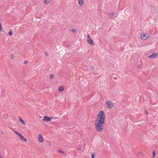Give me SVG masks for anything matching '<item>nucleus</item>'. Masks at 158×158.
<instances>
[{
	"label": "nucleus",
	"instance_id": "nucleus-1",
	"mask_svg": "<svg viewBox=\"0 0 158 158\" xmlns=\"http://www.w3.org/2000/svg\"><path fill=\"white\" fill-rule=\"evenodd\" d=\"M105 120L97 118L95 120V125L97 131L101 132L103 131Z\"/></svg>",
	"mask_w": 158,
	"mask_h": 158
},
{
	"label": "nucleus",
	"instance_id": "nucleus-2",
	"mask_svg": "<svg viewBox=\"0 0 158 158\" xmlns=\"http://www.w3.org/2000/svg\"><path fill=\"white\" fill-rule=\"evenodd\" d=\"M97 118L105 120V115L104 114L103 111H101L99 113L97 116Z\"/></svg>",
	"mask_w": 158,
	"mask_h": 158
},
{
	"label": "nucleus",
	"instance_id": "nucleus-3",
	"mask_svg": "<svg viewBox=\"0 0 158 158\" xmlns=\"http://www.w3.org/2000/svg\"><path fill=\"white\" fill-rule=\"evenodd\" d=\"M106 108L108 109H111L114 107V105L111 103L110 101H108L105 103Z\"/></svg>",
	"mask_w": 158,
	"mask_h": 158
},
{
	"label": "nucleus",
	"instance_id": "nucleus-4",
	"mask_svg": "<svg viewBox=\"0 0 158 158\" xmlns=\"http://www.w3.org/2000/svg\"><path fill=\"white\" fill-rule=\"evenodd\" d=\"M150 36V35L148 34H144L142 33L140 35L141 38L143 40H145Z\"/></svg>",
	"mask_w": 158,
	"mask_h": 158
},
{
	"label": "nucleus",
	"instance_id": "nucleus-5",
	"mask_svg": "<svg viewBox=\"0 0 158 158\" xmlns=\"http://www.w3.org/2000/svg\"><path fill=\"white\" fill-rule=\"evenodd\" d=\"M44 121H46L47 122H50L51 121V119L49 117L47 116H44L43 119Z\"/></svg>",
	"mask_w": 158,
	"mask_h": 158
},
{
	"label": "nucleus",
	"instance_id": "nucleus-6",
	"mask_svg": "<svg viewBox=\"0 0 158 158\" xmlns=\"http://www.w3.org/2000/svg\"><path fill=\"white\" fill-rule=\"evenodd\" d=\"M38 141L40 142L41 143L43 142L44 140L42 136V135L41 134H39L38 136Z\"/></svg>",
	"mask_w": 158,
	"mask_h": 158
},
{
	"label": "nucleus",
	"instance_id": "nucleus-7",
	"mask_svg": "<svg viewBox=\"0 0 158 158\" xmlns=\"http://www.w3.org/2000/svg\"><path fill=\"white\" fill-rule=\"evenodd\" d=\"M87 42L89 44H91L92 46H93L94 45V43L91 39H87Z\"/></svg>",
	"mask_w": 158,
	"mask_h": 158
},
{
	"label": "nucleus",
	"instance_id": "nucleus-8",
	"mask_svg": "<svg viewBox=\"0 0 158 158\" xmlns=\"http://www.w3.org/2000/svg\"><path fill=\"white\" fill-rule=\"evenodd\" d=\"M157 56V53H153L148 56L149 58H154L156 57Z\"/></svg>",
	"mask_w": 158,
	"mask_h": 158
},
{
	"label": "nucleus",
	"instance_id": "nucleus-9",
	"mask_svg": "<svg viewBox=\"0 0 158 158\" xmlns=\"http://www.w3.org/2000/svg\"><path fill=\"white\" fill-rule=\"evenodd\" d=\"M19 136L20 137V140H21L22 141H27V140L26 139L24 138V137L21 134Z\"/></svg>",
	"mask_w": 158,
	"mask_h": 158
},
{
	"label": "nucleus",
	"instance_id": "nucleus-10",
	"mask_svg": "<svg viewBox=\"0 0 158 158\" xmlns=\"http://www.w3.org/2000/svg\"><path fill=\"white\" fill-rule=\"evenodd\" d=\"M78 4L81 6H82L84 4V1L83 0H78Z\"/></svg>",
	"mask_w": 158,
	"mask_h": 158
},
{
	"label": "nucleus",
	"instance_id": "nucleus-11",
	"mask_svg": "<svg viewBox=\"0 0 158 158\" xmlns=\"http://www.w3.org/2000/svg\"><path fill=\"white\" fill-rule=\"evenodd\" d=\"M58 90L59 91L62 92L64 90V88L62 86H60L58 87Z\"/></svg>",
	"mask_w": 158,
	"mask_h": 158
},
{
	"label": "nucleus",
	"instance_id": "nucleus-12",
	"mask_svg": "<svg viewBox=\"0 0 158 158\" xmlns=\"http://www.w3.org/2000/svg\"><path fill=\"white\" fill-rule=\"evenodd\" d=\"M19 120L20 121L21 123L23 124H25V122L22 119L21 117H19Z\"/></svg>",
	"mask_w": 158,
	"mask_h": 158
},
{
	"label": "nucleus",
	"instance_id": "nucleus-13",
	"mask_svg": "<svg viewBox=\"0 0 158 158\" xmlns=\"http://www.w3.org/2000/svg\"><path fill=\"white\" fill-rule=\"evenodd\" d=\"M50 0H44V3L46 4H48L50 3Z\"/></svg>",
	"mask_w": 158,
	"mask_h": 158
},
{
	"label": "nucleus",
	"instance_id": "nucleus-14",
	"mask_svg": "<svg viewBox=\"0 0 158 158\" xmlns=\"http://www.w3.org/2000/svg\"><path fill=\"white\" fill-rule=\"evenodd\" d=\"M8 34L10 36H11L12 35V31L11 30H9V31Z\"/></svg>",
	"mask_w": 158,
	"mask_h": 158
},
{
	"label": "nucleus",
	"instance_id": "nucleus-15",
	"mask_svg": "<svg viewBox=\"0 0 158 158\" xmlns=\"http://www.w3.org/2000/svg\"><path fill=\"white\" fill-rule=\"evenodd\" d=\"M54 75L53 74H51L49 76V78L50 79H52L54 77Z\"/></svg>",
	"mask_w": 158,
	"mask_h": 158
},
{
	"label": "nucleus",
	"instance_id": "nucleus-16",
	"mask_svg": "<svg viewBox=\"0 0 158 158\" xmlns=\"http://www.w3.org/2000/svg\"><path fill=\"white\" fill-rule=\"evenodd\" d=\"M14 132L17 135H19V136L21 134L18 133V132H17V131H15V130H14Z\"/></svg>",
	"mask_w": 158,
	"mask_h": 158
},
{
	"label": "nucleus",
	"instance_id": "nucleus-17",
	"mask_svg": "<svg viewBox=\"0 0 158 158\" xmlns=\"http://www.w3.org/2000/svg\"><path fill=\"white\" fill-rule=\"evenodd\" d=\"M156 152L155 151H153V152L152 154H153V158H154L155 156L156 155Z\"/></svg>",
	"mask_w": 158,
	"mask_h": 158
},
{
	"label": "nucleus",
	"instance_id": "nucleus-18",
	"mask_svg": "<svg viewBox=\"0 0 158 158\" xmlns=\"http://www.w3.org/2000/svg\"><path fill=\"white\" fill-rule=\"evenodd\" d=\"M71 31L73 33H76V31L75 29H72Z\"/></svg>",
	"mask_w": 158,
	"mask_h": 158
},
{
	"label": "nucleus",
	"instance_id": "nucleus-19",
	"mask_svg": "<svg viewBox=\"0 0 158 158\" xmlns=\"http://www.w3.org/2000/svg\"><path fill=\"white\" fill-rule=\"evenodd\" d=\"M95 156V154L93 153L91 154V157L92 158H94Z\"/></svg>",
	"mask_w": 158,
	"mask_h": 158
},
{
	"label": "nucleus",
	"instance_id": "nucleus-20",
	"mask_svg": "<svg viewBox=\"0 0 158 158\" xmlns=\"http://www.w3.org/2000/svg\"><path fill=\"white\" fill-rule=\"evenodd\" d=\"M87 39H91V38L90 37V36L89 35V34H88L87 35Z\"/></svg>",
	"mask_w": 158,
	"mask_h": 158
},
{
	"label": "nucleus",
	"instance_id": "nucleus-21",
	"mask_svg": "<svg viewBox=\"0 0 158 158\" xmlns=\"http://www.w3.org/2000/svg\"><path fill=\"white\" fill-rule=\"evenodd\" d=\"M110 15H111L112 16H113V15H114V13H111L110 14Z\"/></svg>",
	"mask_w": 158,
	"mask_h": 158
},
{
	"label": "nucleus",
	"instance_id": "nucleus-22",
	"mask_svg": "<svg viewBox=\"0 0 158 158\" xmlns=\"http://www.w3.org/2000/svg\"><path fill=\"white\" fill-rule=\"evenodd\" d=\"M145 112L146 114L147 115L148 114V112L147 111V110H145Z\"/></svg>",
	"mask_w": 158,
	"mask_h": 158
},
{
	"label": "nucleus",
	"instance_id": "nucleus-23",
	"mask_svg": "<svg viewBox=\"0 0 158 158\" xmlns=\"http://www.w3.org/2000/svg\"><path fill=\"white\" fill-rule=\"evenodd\" d=\"M27 63H28V61H25L24 62V64H27Z\"/></svg>",
	"mask_w": 158,
	"mask_h": 158
},
{
	"label": "nucleus",
	"instance_id": "nucleus-24",
	"mask_svg": "<svg viewBox=\"0 0 158 158\" xmlns=\"http://www.w3.org/2000/svg\"><path fill=\"white\" fill-rule=\"evenodd\" d=\"M2 29V28L1 27V23L0 22V31H1Z\"/></svg>",
	"mask_w": 158,
	"mask_h": 158
},
{
	"label": "nucleus",
	"instance_id": "nucleus-25",
	"mask_svg": "<svg viewBox=\"0 0 158 158\" xmlns=\"http://www.w3.org/2000/svg\"><path fill=\"white\" fill-rule=\"evenodd\" d=\"M59 152L61 153H63L64 152L63 151L61 150H59Z\"/></svg>",
	"mask_w": 158,
	"mask_h": 158
},
{
	"label": "nucleus",
	"instance_id": "nucleus-26",
	"mask_svg": "<svg viewBox=\"0 0 158 158\" xmlns=\"http://www.w3.org/2000/svg\"><path fill=\"white\" fill-rule=\"evenodd\" d=\"M14 55H11V59L14 58Z\"/></svg>",
	"mask_w": 158,
	"mask_h": 158
},
{
	"label": "nucleus",
	"instance_id": "nucleus-27",
	"mask_svg": "<svg viewBox=\"0 0 158 158\" xmlns=\"http://www.w3.org/2000/svg\"><path fill=\"white\" fill-rule=\"evenodd\" d=\"M0 157L1 158H3V157H2V155L0 154Z\"/></svg>",
	"mask_w": 158,
	"mask_h": 158
},
{
	"label": "nucleus",
	"instance_id": "nucleus-28",
	"mask_svg": "<svg viewBox=\"0 0 158 158\" xmlns=\"http://www.w3.org/2000/svg\"><path fill=\"white\" fill-rule=\"evenodd\" d=\"M45 55H46V56H48V55L47 54H46V53L45 54Z\"/></svg>",
	"mask_w": 158,
	"mask_h": 158
},
{
	"label": "nucleus",
	"instance_id": "nucleus-29",
	"mask_svg": "<svg viewBox=\"0 0 158 158\" xmlns=\"http://www.w3.org/2000/svg\"><path fill=\"white\" fill-rule=\"evenodd\" d=\"M142 153L141 152H139V153H141V154H142Z\"/></svg>",
	"mask_w": 158,
	"mask_h": 158
},
{
	"label": "nucleus",
	"instance_id": "nucleus-30",
	"mask_svg": "<svg viewBox=\"0 0 158 158\" xmlns=\"http://www.w3.org/2000/svg\"><path fill=\"white\" fill-rule=\"evenodd\" d=\"M79 148V149H81V148Z\"/></svg>",
	"mask_w": 158,
	"mask_h": 158
}]
</instances>
